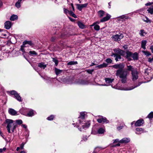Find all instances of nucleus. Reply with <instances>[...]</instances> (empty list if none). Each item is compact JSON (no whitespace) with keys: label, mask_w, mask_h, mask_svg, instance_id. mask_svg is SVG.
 <instances>
[{"label":"nucleus","mask_w":153,"mask_h":153,"mask_svg":"<svg viewBox=\"0 0 153 153\" xmlns=\"http://www.w3.org/2000/svg\"><path fill=\"white\" fill-rule=\"evenodd\" d=\"M113 67L117 69L116 71V75L120 79V81L123 83H125L127 82V76L129 74L128 71H131L132 72L135 70H136L130 65L127 66V69H124V65L122 63L114 65Z\"/></svg>","instance_id":"f257e3e1"},{"label":"nucleus","mask_w":153,"mask_h":153,"mask_svg":"<svg viewBox=\"0 0 153 153\" xmlns=\"http://www.w3.org/2000/svg\"><path fill=\"white\" fill-rule=\"evenodd\" d=\"M7 123V128L9 133H13L16 128L17 127V124L13 123L14 121L10 119H7L5 120Z\"/></svg>","instance_id":"f03ea898"},{"label":"nucleus","mask_w":153,"mask_h":153,"mask_svg":"<svg viewBox=\"0 0 153 153\" xmlns=\"http://www.w3.org/2000/svg\"><path fill=\"white\" fill-rule=\"evenodd\" d=\"M124 37L123 34L121 33H119L118 34L113 35L112 38L115 41H119Z\"/></svg>","instance_id":"7ed1b4c3"},{"label":"nucleus","mask_w":153,"mask_h":153,"mask_svg":"<svg viewBox=\"0 0 153 153\" xmlns=\"http://www.w3.org/2000/svg\"><path fill=\"white\" fill-rule=\"evenodd\" d=\"M98 117H99V118L97 119V121L99 123H109V121L105 117L101 116H99Z\"/></svg>","instance_id":"20e7f679"},{"label":"nucleus","mask_w":153,"mask_h":153,"mask_svg":"<svg viewBox=\"0 0 153 153\" xmlns=\"http://www.w3.org/2000/svg\"><path fill=\"white\" fill-rule=\"evenodd\" d=\"M76 83L79 85H86L88 84L89 82L86 80H84L82 79H78L77 80Z\"/></svg>","instance_id":"39448f33"},{"label":"nucleus","mask_w":153,"mask_h":153,"mask_svg":"<svg viewBox=\"0 0 153 153\" xmlns=\"http://www.w3.org/2000/svg\"><path fill=\"white\" fill-rule=\"evenodd\" d=\"M113 50L117 55H120L123 56L125 54V52L119 48H115Z\"/></svg>","instance_id":"423d86ee"},{"label":"nucleus","mask_w":153,"mask_h":153,"mask_svg":"<svg viewBox=\"0 0 153 153\" xmlns=\"http://www.w3.org/2000/svg\"><path fill=\"white\" fill-rule=\"evenodd\" d=\"M132 79L133 81L135 80L138 78V73L136 70L131 72Z\"/></svg>","instance_id":"0eeeda50"},{"label":"nucleus","mask_w":153,"mask_h":153,"mask_svg":"<svg viewBox=\"0 0 153 153\" xmlns=\"http://www.w3.org/2000/svg\"><path fill=\"white\" fill-rule=\"evenodd\" d=\"M88 4L86 3L83 4H76L77 9L80 11L82 10V9L84 7H86L87 6Z\"/></svg>","instance_id":"6e6552de"},{"label":"nucleus","mask_w":153,"mask_h":153,"mask_svg":"<svg viewBox=\"0 0 153 153\" xmlns=\"http://www.w3.org/2000/svg\"><path fill=\"white\" fill-rule=\"evenodd\" d=\"M80 115L78 117L79 119L78 120L79 122V123L81 124V120L79 119H82V120H83L85 118V115L86 114V113L85 112H82L80 113Z\"/></svg>","instance_id":"1a4fd4ad"},{"label":"nucleus","mask_w":153,"mask_h":153,"mask_svg":"<svg viewBox=\"0 0 153 153\" xmlns=\"http://www.w3.org/2000/svg\"><path fill=\"white\" fill-rule=\"evenodd\" d=\"M80 125L81 124L83 128H87L89 127L90 125V121H88L85 123H83L81 124L79 123Z\"/></svg>","instance_id":"9d476101"},{"label":"nucleus","mask_w":153,"mask_h":153,"mask_svg":"<svg viewBox=\"0 0 153 153\" xmlns=\"http://www.w3.org/2000/svg\"><path fill=\"white\" fill-rule=\"evenodd\" d=\"M111 17V16L110 15L107 13L106 14L105 17H103L100 20V22H103L108 21L110 19Z\"/></svg>","instance_id":"9b49d317"},{"label":"nucleus","mask_w":153,"mask_h":153,"mask_svg":"<svg viewBox=\"0 0 153 153\" xmlns=\"http://www.w3.org/2000/svg\"><path fill=\"white\" fill-rule=\"evenodd\" d=\"M12 24L11 22L9 21H7L4 23V27L7 29H9L11 27Z\"/></svg>","instance_id":"f8f14e48"},{"label":"nucleus","mask_w":153,"mask_h":153,"mask_svg":"<svg viewBox=\"0 0 153 153\" xmlns=\"http://www.w3.org/2000/svg\"><path fill=\"white\" fill-rule=\"evenodd\" d=\"M144 122V120L142 119L138 120L135 123V126H140L143 124Z\"/></svg>","instance_id":"ddd939ff"},{"label":"nucleus","mask_w":153,"mask_h":153,"mask_svg":"<svg viewBox=\"0 0 153 153\" xmlns=\"http://www.w3.org/2000/svg\"><path fill=\"white\" fill-rule=\"evenodd\" d=\"M130 141V140L129 138H124L120 140L119 141V143H126L129 142Z\"/></svg>","instance_id":"4468645a"},{"label":"nucleus","mask_w":153,"mask_h":153,"mask_svg":"<svg viewBox=\"0 0 153 153\" xmlns=\"http://www.w3.org/2000/svg\"><path fill=\"white\" fill-rule=\"evenodd\" d=\"M132 53V52L129 51H127L126 52V57L128 61H130L131 60V57Z\"/></svg>","instance_id":"2eb2a0df"},{"label":"nucleus","mask_w":153,"mask_h":153,"mask_svg":"<svg viewBox=\"0 0 153 153\" xmlns=\"http://www.w3.org/2000/svg\"><path fill=\"white\" fill-rule=\"evenodd\" d=\"M8 112L10 114L12 115H15L17 113L16 111L12 108L9 109L8 110Z\"/></svg>","instance_id":"dca6fc26"},{"label":"nucleus","mask_w":153,"mask_h":153,"mask_svg":"<svg viewBox=\"0 0 153 153\" xmlns=\"http://www.w3.org/2000/svg\"><path fill=\"white\" fill-rule=\"evenodd\" d=\"M131 57L134 60H136L138 59V54L137 52H135L134 53H132Z\"/></svg>","instance_id":"f3484780"},{"label":"nucleus","mask_w":153,"mask_h":153,"mask_svg":"<svg viewBox=\"0 0 153 153\" xmlns=\"http://www.w3.org/2000/svg\"><path fill=\"white\" fill-rule=\"evenodd\" d=\"M23 45H25L27 44H28L30 46H32L33 45L32 42L31 41H27L25 40L23 42Z\"/></svg>","instance_id":"a211bd4d"},{"label":"nucleus","mask_w":153,"mask_h":153,"mask_svg":"<svg viewBox=\"0 0 153 153\" xmlns=\"http://www.w3.org/2000/svg\"><path fill=\"white\" fill-rule=\"evenodd\" d=\"M147 43V42L145 40H143L141 42V47L144 50L146 49L145 46Z\"/></svg>","instance_id":"6ab92c4d"},{"label":"nucleus","mask_w":153,"mask_h":153,"mask_svg":"<svg viewBox=\"0 0 153 153\" xmlns=\"http://www.w3.org/2000/svg\"><path fill=\"white\" fill-rule=\"evenodd\" d=\"M98 15L100 17H102L105 15V12L102 10H100L98 11Z\"/></svg>","instance_id":"aec40b11"},{"label":"nucleus","mask_w":153,"mask_h":153,"mask_svg":"<svg viewBox=\"0 0 153 153\" xmlns=\"http://www.w3.org/2000/svg\"><path fill=\"white\" fill-rule=\"evenodd\" d=\"M108 65V64L105 63H103L102 64L98 65L96 68H103L105 67Z\"/></svg>","instance_id":"412c9836"},{"label":"nucleus","mask_w":153,"mask_h":153,"mask_svg":"<svg viewBox=\"0 0 153 153\" xmlns=\"http://www.w3.org/2000/svg\"><path fill=\"white\" fill-rule=\"evenodd\" d=\"M15 98L19 101L21 102L22 100H21V97L17 93L14 96Z\"/></svg>","instance_id":"4be33fe9"},{"label":"nucleus","mask_w":153,"mask_h":153,"mask_svg":"<svg viewBox=\"0 0 153 153\" xmlns=\"http://www.w3.org/2000/svg\"><path fill=\"white\" fill-rule=\"evenodd\" d=\"M38 66L40 68L44 69L46 67V65H45L44 63L41 62L38 64Z\"/></svg>","instance_id":"5701e85b"},{"label":"nucleus","mask_w":153,"mask_h":153,"mask_svg":"<svg viewBox=\"0 0 153 153\" xmlns=\"http://www.w3.org/2000/svg\"><path fill=\"white\" fill-rule=\"evenodd\" d=\"M142 19L143 21L147 23H150L151 22V20L149 19L146 16H145L144 18H143Z\"/></svg>","instance_id":"b1692460"},{"label":"nucleus","mask_w":153,"mask_h":153,"mask_svg":"<svg viewBox=\"0 0 153 153\" xmlns=\"http://www.w3.org/2000/svg\"><path fill=\"white\" fill-rule=\"evenodd\" d=\"M105 80L107 83L110 84L114 80V79H111L109 78H106L105 79Z\"/></svg>","instance_id":"393cba45"},{"label":"nucleus","mask_w":153,"mask_h":153,"mask_svg":"<svg viewBox=\"0 0 153 153\" xmlns=\"http://www.w3.org/2000/svg\"><path fill=\"white\" fill-rule=\"evenodd\" d=\"M79 27L83 29L85 28V25L81 22H79L77 23Z\"/></svg>","instance_id":"a878e982"},{"label":"nucleus","mask_w":153,"mask_h":153,"mask_svg":"<svg viewBox=\"0 0 153 153\" xmlns=\"http://www.w3.org/2000/svg\"><path fill=\"white\" fill-rule=\"evenodd\" d=\"M18 19V16L16 15H13L10 17V19L12 21H14Z\"/></svg>","instance_id":"bb28decb"},{"label":"nucleus","mask_w":153,"mask_h":153,"mask_svg":"<svg viewBox=\"0 0 153 153\" xmlns=\"http://www.w3.org/2000/svg\"><path fill=\"white\" fill-rule=\"evenodd\" d=\"M62 70L58 69L56 68H55V72L57 75H58L59 74H60L62 72Z\"/></svg>","instance_id":"cd10ccee"},{"label":"nucleus","mask_w":153,"mask_h":153,"mask_svg":"<svg viewBox=\"0 0 153 153\" xmlns=\"http://www.w3.org/2000/svg\"><path fill=\"white\" fill-rule=\"evenodd\" d=\"M34 115V113L33 110H30L27 113V116L28 117H32Z\"/></svg>","instance_id":"c85d7f7f"},{"label":"nucleus","mask_w":153,"mask_h":153,"mask_svg":"<svg viewBox=\"0 0 153 153\" xmlns=\"http://www.w3.org/2000/svg\"><path fill=\"white\" fill-rule=\"evenodd\" d=\"M105 131V130L104 129L102 128H100L98 129L97 132L99 134H102Z\"/></svg>","instance_id":"c756f323"},{"label":"nucleus","mask_w":153,"mask_h":153,"mask_svg":"<svg viewBox=\"0 0 153 153\" xmlns=\"http://www.w3.org/2000/svg\"><path fill=\"white\" fill-rule=\"evenodd\" d=\"M78 63L77 61H71L67 63L68 65H72L77 64Z\"/></svg>","instance_id":"7c9ffc66"},{"label":"nucleus","mask_w":153,"mask_h":153,"mask_svg":"<svg viewBox=\"0 0 153 153\" xmlns=\"http://www.w3.org/2000/svg\"><path fill=\"white\" fill-rule=\"evenodd\" d=\"M151 72L150 69L148 68L145 70L144 73L146 75H149L150 74H151Z\"/></svg>","instance_id":"2f4dec72"},{"label":"nucleus","mask_w":153,"mask_h":153,"mask_svg":"<svg viewBox=\"0 0 153 153\" xmlns=\"http://www.w3.org/2000/svg\"><path fill=\"white\" fill-rule=\"evenodd\" d=\"M29 54L32 56L37 55V53L35 51H30L29 52Z\"/></svg>","instance_id":"473e14b6"},{"label":"nucleus","mask_w":153,"mask_h":153,"mask_svg":"<svg viewBox=\"0 0 153 153\" xmlns=\"http://www.w3.org/2000/svg\"><path fill=\"white\" fill-rule=\"evenodd\" d=\"M7 93H10L11 95H13L15 96L16 93H17L14 90H13L11 91H7Z\"/></svg>","instance_id":"72a5a7b5"},{"label":"nucleus","mask_w":153,"mask_h":153,"mask_svg":"<svg viewBox=\"0 0 153 153\" xmlns=\"http://www.w3.org/2000/svg\"><path fill=\"white\" fill-rule=\"evenodd\" d=\"M143 52L144 53V54L146 56H149L151 55V53L150 52L146 51H143Z\"/></svg>","instance_id":"f704fd0d"},{"label":"nucleus","mask_w":153,"mask_h":153,"mask_svg":"<svg viewBox=\"0 0 153 153\" xmlns=\"http://www.w3.org/2000/svg\"><path fill=\"white\" fill-rule=\"evenodd\" d=\"M136 131L135 133L136 134H139V133L137 132L138 131H143V128H136Z\"/></svg>","instance_id":"c9c22d12"},{"label":"nucleus","mask_w":153,"mask_h":153,"mask_svg":"<svg viewBox=\"0 0 153 153\" xmlns=\"http://www.w3.org/2000/svg\"><path fill=\"white\" fill-rule=\"evenodd\" d=\"M94 26V29L96 30H99L100 29V27L99 25H95Z\"/></svg>","instance_id":"e433bc0d"},{"label":"nucleus","mask_w":153,"mask_h":153,"mask_svg":"<svg viewBox=\"0 0 153 153\" xmlns=\"http://www.w3.org/2000/svg\"><path fill=\"white\" fill-rule=\"evenodd\" d=\"M121 55H116L115 56V60L117 62L119 61V60L121 59Z\"/></svg>","instance_id":"4c0bfd02"},{"label":"nucleus","mask_w":153,"mask_h":153,"mask_svg":"<svg viewBox=\"0 0 153 153\" xmlns=\"http://www.w3.org/2000/svg\"><path fill=\"white\" fill-rule=\"evenodd\" d=\"M147 11L151 14H153V8H149L147 10Z\"/></svg>","instance_id":"58836bf2"},{"label":"nucleus","mask_w":153,"mask_h":153,"mask_svg":"<svg viewBox=\"0 0 153 153\" xmlns=\"http://www.w3.org/2000/svg\"><path fill=\"white\" fill-rule=\"evenodd\" d=\"M53 61L55 63V65L57 66L58 63V60L55 58H53Z\"/></svg>","instance_id":"ea45409f"},{"label":"nucleus","mask_w":153,"mask_h":153,"mask_svg":"<svg viewBox=\"0 0 153 153\" xmlns=\"http://www.w3.org/2000/svg\"><path fill=\"white\" fill-rule=\"evenodd\" d=\"M69 14L71 15L72 17L74 18H76L77 17L76 15L72 11H70L69 12Z\"/></svg>","instance_id":"a19ab883"},{"label":"nucleus","mask_w":153,"mask_h":153,"mask_svg":"<svg viewBox=\"0 0 153 153\" xmlns=\"http://www.w3.org/2000/svg\"><path fill=\"white\" fill-rule=\"evenodd\" d=\"M148 117L149 119L153 118V112H151L148 115Z\"/></svg>","instance_id":"79ce46f5"},{"label":"nucleus","mask_w":153,"mask_h":153,"mask_svg":"<svg viewBox=\"0 0 153 153\" xmlns=\"http://www.w3.org/2000/svg\"><path fill=\"white\" fill-rule=\"evenodd\" d=\"M16 123L17 124L20 125L22 123V121L21 120H17L16 121Z\"/></svg>","instance_id":"37998d69"},{"label":"nucleus","mask_w":153,"mask_h":153,"mask_svg":"<svg viewBox=\"0 0 153 153\" xmlns=\"http://www.w3.org/2000/svg\"><path fill=\"white\" fill-rule=\"evenodd\" d=\"M26 47V46H25V45H23V44L21 46V48H20V50L23 52H25V51L24 50V48Z\"/></svg>","instance_id":"c03bdc74"},{"label":"nucleus","mask_w":153,"mask_h":153,"mask_svg":"<svg viewBox=\"0 0 153 153\" xmlns=\"http://www.w3.org/2000/svg\"><path fill=\"white\" fill-rule=\"evenodd\" d=\"M112 60L110 58H108L105 60V62L108 63H111Z\"/></svg>","instance_id":"a18cd8bd"},{"label":"nucleus","mask_w":153,"mask_h":153,"mask_svg":"<svg viewBox=\"0 0 153 153\" xmlns=\"http://www.w3.org/2000/svg\"><path fill=\"white\" fill-rule=\"evenodd\" d=\"M54 117V116L53 115H51L47 118V119L49 120H53Z\"/></svg>","instance_id":"49530a36"},{"label":"nucleus","mask_w":153,"mask_h":153,"mask_svg":"<svg viewBox=\"0 0 153 153\" xmlns=\"http://www.w3.org/2000/svg\"><path fill=\"white\" fill-rule=\"evenodd\" d=\"M15 6L17 8H19L21 6L20 3L17 1L15 4Z\"/></svg>","instance_id":"de8ad7c7"},{"label":"nucleus","mask_w":153,"mask_h":153,"mask_svg":"<svg viewBox=\"0 0 153 153\" xmlns=\"http://www.w3.org/2000/svg\"><path fill=\"white\" fill-rule=\"evenodd\" d=\"M144 33L146 34L144 30H140V35L141 36H143L144 35Z\"/></svg>","instance_id":"09e8293b"},{"label":"nucleus","mask_w":153,"mask_h":153,"mask_svg":"<svg viewBox=\"0 0 153 153\" xmlns=\"http://www.w3.org/2000/svg\"><path fill=\"white\" fill-rule=\"evenodd\" d=\"M141 84V83H139L138 84V85L136 86H134V87H133V88H129V89H126V90H132L134 88H135L137 87V86H139V85H140Z\"/></svg>","instance_id":"8fccbe9b"},{"label":"nucleus","mask_w":153,"mask_h":153,"mask_svg":"<svg viewBox=\"0 0 153 153\" xmlns=\"http://www.w3.org/2000/svg\"><path fill=\"white\" fill-rule=\"evenodd\" d=\"M87 72L90 74H92V72L94 70H87Z\"/></svg>","instance_id":"3c124183"},{"label":"nucleus","mask_w":153,"mask_h":153,"mask_svg":"<svg viewBox=\"0 0 153 153\" xmlns=\"http://www.w3.org/2000/svg\"><path fill=\"white\" fill-rule=\"evenodd\" d=\"M6 149V148L4 147L3 149H0V153L2 152L3 151H5Z\"/></svg>","instance_id":"603ef678"},{"label":"nucleus","mask_w":153,"mask_h":153,"mask_svg":"<svg viewBox=\"0 0 153 153\" xmlns=\"http://www.w3.org/2000/svg\"><path fill=\"white\" fill-rule=\"evenodd\" d=\"M64 13H66L67 14L68 13H69L70 11L69 10H68L67 9H64Z\"/></svg>","instance_id":"864d4df0"},{"label":"nucleus","mask_w":153,"mask_h":153,"mask_svg":"<svg viewBox=\"0 0 153 153\" xmlns=\"http://www.w3.org/2000/svg\"><path fill=\"white\" fill-rule=\"evenodd\" d=\"M100 22L99 21H97L95 22H94L92 25H91V26H93V25H97V24H99Z\"/></svg>","instance_id":"5fc2aeb1"},{"label":"nucleus","mask_w":153,"mask_h":153,"mask_svg":"<svg viewBox=\"0 0 153 153\" xmlns=\"http://www.w3.org/2000/svg\"><path fill=\"white\" fill-rule=\"evenodd\" d=\"M25 145V144L23 143L21 145H20V148L21 149H23V148H24V145Z\"/></svg>","instance_id":"6e6d98bb"},{"label":"nucleus","mask_w":153,"mask_h":153,"mask_svg":"<svg viewBox=\"0 0 153 153\" xmlns=\"http://www.w3.org/2000/svg\"><path fill=\"white\" fill-rule=\"evenodd\" d=\"M120 141V140H119V139H115V140H114V141L113 143H117V142L119 143Z\"/></svg>","instance_id":"4d7b16f0"},{"label":"nucleus","mask_w":153,"mask_h":153,"mask_svg":"<svg viewBox=\"0 0 153 153\" xmlns=\"http://www.w3.org/2000/svg\"><path fill=\"white\" fill-rule=\"evenodd\" d=\"M123 128V126H118L117 128V129L118 130H120V129H122Z\"/></svg>","instance_id":"13d9d810"},{"label":"nucleus","mask_w":153,"mask_h":153,"mask_svg":"<svg viewBox=\"0 0 153 153\" xmlns=\"http://www.w3.org/2000/svg\"><path fill=\"white\" fill-rule=\"evenodd\" d=\"M120 18L122 19H127L128 18L126 16H125L124 15H123V16H121L120 17Z\"/></svg>","instance_id":"bf43d9fd"},{"label":"nucleus","mask_w":153,"mask_h":153,"mask_svg":"<svg viewBox=\"0 0 153 153\" xmlns=\"http://www.w3.org/2000/svg\"><path fill=\"white\" fill-rule=\"evenodd\" d=\"M153 61L152 59V58H149L148 59V61L150 62H152Z\"/></svg>","instance_id":"052dcab7"},{"label":"nucleus","mask_w":153,"mask_h":153,"mask_svg":"<svg viewBox=\"0 0 153 153\" xmlns=\"http://www.w3.org/2000/svg\"><path fill=\"white\" fill-rule=\"evenodd\" d=\"M120 146V144L119 143H117L115 145L112 146L113 147H115L116 146Z\"/></svg>","instance_id":"680f3d73"},{"label":"nucleus","mask_w":153,"mask_h":153,"mask_svg":"<svg viewBox=\"0 0 153 153\" xmlns=\"http://www.w3.org/2000/svg\"><path fill=\"white\" fill-rule=\"evenodd\" d=\"M71 7L73 9V10L74 11V5H73V3H71Z\"/></svg>","instance_id":"e2e57ef3"},{"label":"nucleus","mask_w":153,"mask_h":153,"mask_svg":"<svg viewBox=\"0 0 153 153\" xmlns=\"http://www.w3.org/2000/svg\"><path fill=\"white\" fill-rule=\"evenodd\" d=\"M150 49L151 50V51L152 53H153V45L151 46L150 48Z\"/></svg>","instance_id":"0e129e2a"},{"label":"nucleus","mask_w":153,"mask_h":153,"mask_svg":"<svg viewBox=\"0 0 153 153\" xmlns=\"http://www.w3.org/2000/svg\"><path fill=\"white\" fill-rule=\"evenodd\" d=\"M0 134L1 135V137L4 138L3 134L2 133L1 131H0Z\"/></svg>","instance_id":"69168bd1"},{"label":"nucleus","mask_w":153,"mask_h":153,"mask_svg":"<svg viewBox=\"0 0 153 153\" xmlns=\"http://www.w3.org/2000/svg\"><path fill=\"white\" fill-rule=\"evenodd\" d=\"M116 55H117L116 53H113L112 55L111 56H114V57H115Z\"/></svg>","instance_id":"338daca9"},{"label":"nucleus","mask_w":153,"mask_h":153,"mask_svg":"<svg viewBox=\"0 0 153 153\" xmlns=\"http://www.w3.org/2000/svg\"><path fill=\"white\" fill-rule=\"evenodd\" d=\"M22 126L25 128H26L27 127V126L25 125H22Z\"/></svg>","instance_id":"774afa93"}]
</instances>
